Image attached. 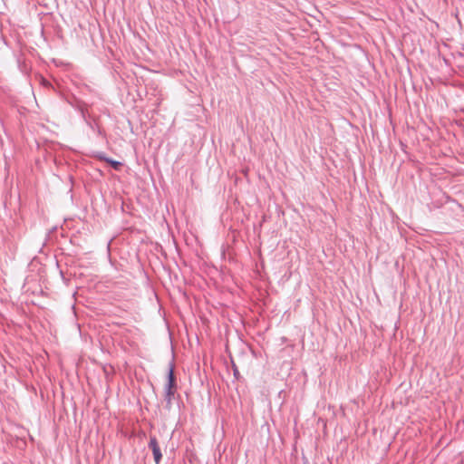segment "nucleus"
Wrapping results in <instances>:
<instances>
[{"label": "nucleus", "mask_w": 464, "mask_h": 464, "mask_svg": "<svg viewBox=\"0 0 464 464\" xmlns=\"http://www.w3.org/2000/svg\"><path fill=\"white\" fill-rule=\"evenodd\" d=\"M149 447L152 450L155 463L160 464L161 458H162V454H161L160 446H159L158 441L155 437L150 438Z\"/></svg>", "instance_id": "nucleus-1"}, {"label": "nucleus", "mask_w": 464, "mask_h": 464, "mask_svg": "<svg viewBox=\"0 0 464 464\" xmlns=\"http://www.w3.org/2000/svg\"><path fill=\"white\" fill-rule=\"evenodd\" d=\"M173 385H174V375H173V370L170 369L169 372V380L168 383L166 385V393L169 399L173 394Z\"/></svg>", "instance_id": "nucleus-2"}, {"label": "nucleus", "mask_w": 464, "mask_h": 464, "mask_svg": "<svg viewBox=\"0 0 464 464\" xmlns=\"http://www.w3.org/2000/svg\"><path fill=\"white\" fill-rule=\"evenodd\" d=\"M101 159L104 160L105 161L109 162L115 169H119L121 166V163L113 160L106 159L103 157H100Z\"/></svg>", "instance_id": "nucleus-3"}]
</instances>
